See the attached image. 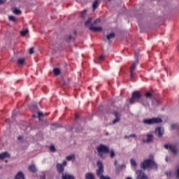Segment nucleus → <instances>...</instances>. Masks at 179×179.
Here are the masks:
<instances>
[{"instance_id":"a18cd8bd","label":"nucleus","mask_w":179,"mask_h":179,"mask_svg":"<svg viewBox=\"0 0 179 179\" xmlns=\"http://www.w3.org/2000/svg\"><path fill=\"white\" fill-rule=\"evenodd\" d=\"M118 164V162L117 160H115L114 162V166H117Z\"/></svg>"},{"instance_id":"72a5a7b5","label":"nucleus","mask_w":179,"mask_h":179,"mask_svg":"<svg viewBox=\"0 0 179 179\" xmlns=\"http://www.w3.org/2000/svg\"><path fill=\"white\" fill-rule=\"evenodd\" d=\"M130 163H131V166H134V167H136V161H135V159H131L130 160Z\"/></svg>"},{"instance_id":"864d4df0","label":"nucleus","mask_w":179,"mask_h":179,"mask_svg":"<svg viewBox=\"0 0 179 179\" xmlns=\"http://www.w3.org/2000/svg\"><path fill=\"white\" fill-rule=\"evenodd\" d=\"M126 179H132L131 177H127Z\"/></svg>"},{"instance_id":"393cba45","label":"nucleus","mask_w":179,"mask_h":179,"mask_svg":"<svg viewBox=\"0 0 179 179\" xmlns=\"http://www.w3.org/2000/svg\"><path fill=\"white\" fill-rule=\"evenodd\" d=\"M11 10L15 13V15H20L22 13V10L16 8H12Z\"/></svg>"},{"instance_id":"f3484780","label":"nucleus","mask_w":179,"mask_h":179,"mask_svg":"<svg viewBox=\"0 0 179 179\" xmlns=\"http://www.w3.org/2000/svg\"><path fill=\"white\" fill-rule=\"evenodd\" d=\"M10 155L8 152H3L0 154V160H3V159H6V157H10Z\"/></svg>"},{"instance_id":"423d86ee","label":"nucleus","mask_w":179,"mask_h":179,"mask_svg":"<svg viewBox=\"0 0 179 179\" xmlns=\"http://www.w3.org/2000/svg\"><path fill=\"white\" fill-rule=\"evenodd\" d=\"M164 148L167 150H169V152H171L173 155H178V148H177L176 145H173L171 144H165Z\"/></svg>"},{"instance_id":"79ce46f5","label":"nucleus","mask_w":179,"mask_h":179,"mask_svg":"<svg viewBox=\"0 0 179 179\" xmlns=\"http://www.w3.org/2000/svg\"><path fill=\"white\" fill-rule=\"evenodd\" d=\"M99 59L101 61H102V59H104V55H101L100 57H99Z\"/></svg>"},{"instance_id":"6ab92c4d","label":"nucleus","mask_w":179,"mask_h":179,"mask_svg":"<svg viewBox=\"0 0 179 179\" xmlns=\"http://www.w3.org/2000/svg\"><path fill=\"white\" fill-rule=\"evenodd\" d=\"M92 20H93V18L90 17L85 22V27H90L92 24Z\"/></svg>"},{"instance_id":"4be33fe9","label":"nucleus","mask_w":179,"mask_h":179,"mask_svg":"<svg viewBox=\"0 0 179 179\" xmlns=\"http://www.w3.org/2000/svg\"><path fill=\"white\" fill-rule=\"evenodd\" d=\"M108 153H109L110 159H114V157H115V151L113 149L109 150Z\"/></svg>"},{"instance_id":"7c9ffc66","label":"nucleus","mask_w":179,"mask_h":179,"mask_svg":"<svg viewBox=\"0 0 179 179\" xmlns=\"http://www.w3.org/2000/svg\"><path fill=\"white\" fill-rule=\"evenodd\" d=\"M27 33H29V29H26L24 31H20V35L22 36V37H24V36H26V34H27Z\"/></svg>"},{"instance_id":"ddd939ff","label":"nucleus","mask_w":179,"mask_h":179,"mask_svg":"<svg viewBox=\"0 0 179 179\" xmlns=\"http://www.w3.org/2000/svg\"><path fill=\"white\" fill-rule=\"evenodd\" d=\"M114 115L115 117V119L113 120V124H117V122H120V120H121L120 115L118 113V112H114Z\"/></svg>"},{"instance_id":"c85d7f7f","label":"nucleus","mask_w":179,"mask_h":179,"mask_svg":"<svg viewBox=\"0 0 179 179\" xmlns=\"http://www.w3.org/2000/svg\"><path fill=\"white\" fill-rule=\"evenodd\" d=\"M24 59L19 58L17 59V65H23L24 64Z\"/></svg>"},{"instance_id":"dca6fc26","label":"nucleus","mask_w":179,"mask_h":179,"mask_svg":"<svg viewBox=\"0 0 179 179\" xmlns=\"http://www.w3.org/2000/svg\"><path fill=\"white\" fill-rule=\"evenodd\" d=\"M15 179H24V174H23V172L19 171L15 177Z\"/></svg>"},{"instance_id":"9b49d317","label":"nucleus","mask_w":179,"mask_h":179,"mask_svg":"<svg viewBox=\"0 0 179 179\" xmlns=\"http://www.w3.org/2000/svg\"><path fill=\"white\" fill-rule=\"evenodd\" d=\"M106 38H103V41H108V43H111V40H114V38H115V34L113 33V32H111L110 34H108L106 36Z\"/></svg>"},{"instance_id":"a878e982","label":"nucleus","mask_w":179,"mask_h":179,"mask_svg":"<svg viewBox=\"0 0 179 179\" xmlns=\"http://www.w3.org/2000/svg\"><path fill=\"white\" fill-rule=\"evenodd\" d=\"M159 104H160V101L157 99H153L152 101V105L153 106V107H157V106Z\"/></svg>"},{"instance_id":"49530a36","label":"nucleus","mask_w":179,"mask_h":179,"mask_svg":"<svg viewBox=\"0 0 179 179\" xmlns=\"http://www.w3.org/2000/svg\"><path fill=\"white\" fill-rule=\"evenodd\" d=\"M129 138H131V136H124V139H129Z\"/></svg>"},{"instance_id":"c03bdc74","label":"nucleus","mask_w":179,"mask_h":179,"mask_svg":"<svg viewBox=\"0 0 179 179\" xmlns=\"http://www.w3.org/2000/svg\"><path fill=\"white\" fill-rule=\"evenodd\" d=\"M17 139H18V141H22V136H19L17 137Z\"/></svg>"},{"instance_id":"412c9836","label":"nucleus","mask_w":179,"mask_h":179,"mask_svg":"<svg viewBox=\"0 0 179 179\" xmlns=\"http://www.w3.org/2000/svg\"><path fill=\"white\" fill-rule=\"evenodd\" d=\"M29 170L31 173H36L37 171V169L36 168V165L32 164L29 166Z\"/></svg>"},{"instance_id":"c9c22d12","label":"nucleus","mask_w":179,"mask_h":179,"mask_svg":"<svg viewBox=\"0 0 179 179\" xmlns=\"http://www.w3.org/2000/svg\"><path fill=\"white\" fill-rule=\"evenodd\" d=\"M101 22V20L100 18H97L94 21V24H97V23H100Z\"/></svg>"},{"instance_id":"ea45409f","label":"nucleus","mask_w":179,"mask_h":179,"mask_svg":"<svg viewBox=\"0 0 179 179\" xmlns=\"http://www.w3.org/2000/svg\"><path fill=\"white\" fill-rule=\"evenodd\" d=\"M50 149L51 152H55V147L54 145L50 146Z\"/></svg>"},{"instance_id":"9d476101","label":"nucleus","mask_w":179,"mask_h":179,"mask_svg":"<svg viewBox=\"0 0 179 179\" xmlns=\"http://www.w3.org/2000/svg\"><path fill=\"white\" fill-rule=\"evenodd\" d=\"M66 161H64L63 164H57V169L59 173H64V170H65V166H66Z\"/></svg>"},{"instance_id":"20e7f679","label":"nucleus","mask_w":179,"mask_h":179,"mask_svg":"<svg viewBox=\"0 0 179 179\" xmlns=\"http://www.w3.org/2000/svg\"><path fill=\"white\" fill-rule=\"evenodd\" d=\"M145 99H142L141 103L144 107H149L150 104L149 101L148 99L152 100L153 95L150 92H147L145 94Z\"/></svg>"},{"instance_id":"13d9d810","label":"nucleus","mask_w":179,"mask_h":179,"mask_svg":"<svg viewBox=\"0 0 179 179\" xmlns=\"http://www.w3.org/2000/svg\"><path fill=\"white\" fill-rule=\"evenodd\" d=\"M5 163H8V160H6V161H5Z\"/></svg>"},{"instance_id":"37998d69","label":"nucleus","mask_w":179,"mask_h":179,"mask_svg":"<svg viewBox=\"0 0 179 179\" xmlns=\"http://www.w3.org/2000/svg\"><path fill=\"white\" fill-rule=\"evenodd\" d=\"M130 138H136V134H131L129 135Z\"/></svg>"},{"instance_id":"a211bd4d","label":"nucleus","mask_w":179,"mask_h":179,"mask_svg":"<svg viewBox=\"0 0 179 179\" xmlns=\"http://www.w3.org/2000/svg\"><path fill=\"white\" fill-rule=\"evenodd\" d=\"M153 141V135L152 134H147V140L144 141L143 142H146L147 143H149V142Z\"/></svg>"},{"instance_id":"5fc2aeb1","label":"nucleus","mask_w":179,"mask_h":179,"mask_svg":"<svg viewBox=\"0 0 179 179\" xmlns=\"http://www.w3.org/2000/svg\"><path fill=\"white\" fill-rule=\"evenodd\" d=\"M168 161H169V158L166 157V162H168Z\"/></svg>"},{"instance_id":"4468645a","label":"nucleus","mask_w":179,"mask_h":179,"mask_svg":"<svg viewBox=\"0 0 179 179\" xmlns=\"http://www.w3.org/2000/svg\"><path fill=\"white\" fill-rule=\"evenodd\" d=\"M89 30H92V31H101L103 28L101 27H93V24H91V26L89 27Z\"/></svg>"},{"instance_id":"aec40b11","label":"nucleus","mask_w":179,"mask_h":179,"mask_svg":"<svg viewBox=\"0 0 179 179\" xmlns=\"http://www.w3.org/2000/svg\"><path fill=\"white\" fill-rule=\"evenodd\" d=\"M99 8V1L98 0H94L93 3H92V8L93 10H96Z\"/></svg>"},{"instance_id":"b1692460","label":"nucleus","mask_w":179,"mask_h":179,"mask_svg":"<svg viewBox=\"0 0 179 179\" xmlns=\"http://www.w3.org/2000/svg\"><path fill=\"white\" fill-rule=\"evenodd\" d=\"M85 178L86 179H95L94 175L92 173H87L85 174Z\"/></svg>"},{"instance_id":"f03ea898","label":"nucleus","mask_w":179,"mask_h":179,"mask_svg":"<svg viewBox=\"0 0 179 179\" xmlns=\"http://www.w3.org/2000/svg\"><path fill=\"white\" fill-rule=\"evenodd\" d=\"M96 152L101 159H106L107 157L106 155L110 152V148L106 145L100 144L96 147Z\"/></svg>"},{"instance_id":"2f4dec72","label":"nucleus","mask_w":179,"mask_h":179,"mask_svg":"<svg viewBox=\"0 0 179 179\" xmlns=\"http://www.w3.org/2000/svg\"><path fill=\"white\" fill-rule=\"evenodd\" d=\"M86 13H87V10H84L80 13V17H85L86 16Z\"/></svg>"},{"instance_id":"4d7b16f0","label":"nucleus","mask_w":179,"mask_h":179,"mask_svg":"<svg viewBox=\"0 0 179 179\" xmlns=\"http://www.w3.org/2000/svg\"><path fill=\"white\" fill-rule=\"evenodd\" d=\"M122 167H125V166H124V165H122V166H121V168H122Z\"/></svg>"},{"instance_id":"f8f14e48","label":"nucleus","mask_w":179,"mask_h":179,"mask_svg":"<svg viewBox=\"0 0 179 179\" xmlns=\"http://www.w3.org/2000/svg\"><path fill=\"white\" fill-rule=\"evenodd\" d=\"M163 134H164V129L163 128L157 127L155 129V135H157L158 138H162L163 136Z\"/></svg>"},{"instance_id":"e2e57ef3","label":"nucleus","mask_w":179,"mask_h":179,"mask_svg":"<svg viewBox=\"0 0 179 179\" xmlns=\"http://www.w3.org/2000/svg\"><path fill=\"white\" fill-rule=\"evenodd\" d=\"M101 1V0H98V1Z\"/></svg>"},{"instance_id":"3c124183","label":"nucleus","mask_w":179,"mask_h":179,"mask_svg":"<svg viewBox=\"0 0 179 179\" xmlns=\"http://www.w3.org/2000/svg\"><path fill=\"white\" fill-rule=\"evenodd\" d=\"M52 45H53L54 47H57V45H56L55 43H52Z\"/></svg>"},{"instance_id":"de8ad7c7","label":"nucleus","mask_w":179,"mask_h":179,"mask_svg":"<svg viewBox=\"0 0 179 179\" xmlns=\"http://www.w3.org/2000/svg\"><path fill=\"white\" fill-rule=\"evenodd\" d=\"M166 175H167L169 177H170V176H171V172H167V173H166Z\"/></svg>"},{"instance_id":"6e6552de","label":"nucleus","mask_w":179,"mask_h":179,"mask_svg":"<svg viewBox=\"0 0 179 179\" xmlns=\"http://www.w3.org/2000/svg\"><path fill=\"white\" fill-rule=\"evenodd\" d=\"M139 64V59L137 58L136 60L132 64L131 66L130 67V78L132 79L134 78V75L135 73L134 72L135 69H136V65Z\"/></svg>"},{"instance_id":"c756f323","label":"nucleus","mask_w":179,"mask_h":179,"mask_svg":"<svg viewBox=\"0 0 179 179\" xmlns=\"http://www.w3.org/2000/svg\"><path fill=\"white\" fill-rule=\"evenodd\" d=\"M171 129H179V124L177 123L172 124L171 126Z\"/></svg>"},{"instance_id":"0eeeda50","label":"nucleus","mask_w":179,"mask_h":179,"mask_svg":"<svg viewBox=\"0 0 179 179\" xmlns=\"http://www.w3.org/2000/svg\"><path fill=\"white\" fill-rule=\"evenodd\" d=\"M97 166L96 176L98 177H101V176H103V173H104V166L103 165V162H101V161H98Z\"/></svg>"},{"instance_id":"bf43d9fd","label":"nucleus","mask_w":179,"mask_h":179,"mask_svg":"<svg viewBox=\"0 0 179 179\" xmlns=\"http://www.w3.org/2000/svg\"><path fill=\"white\" fill-rule=\"evenodd\" d=\"M77 132H80V131L78 130V131H77Z\"/></svg>"},{"instance_id":"09e8293b","label":"nucleus","mask_w":179,"mask_h":179,"mask_svg":"<svg viewBox=\"0 0 179 179\" xmlns=\"http://www.w3.org/2000/svg\"><path fill=\"white\" fill-rule=\"evenodd\" d=\"M41 179H45V175H43L42 176H41Z\"/></svg>"},{"instance_id":"cd10ccee","label":"nucleus","mask_w":179,"mask_h":179,"mask_svg":"<svg viewBox=\"0 0 179 179\" xmlns=\"http://www.w3.org/2000/svg\"><path fill=\"white\" fill-rule=\"evenodd\" d=\"M53 73H55V75L56 76H58V75H59L61 73V70H59V69L56 68L53 70Z\"/></svg>"},{"instance_id":"052dcab7","label":"nucleus","mask_w":179,"mask_h":179,"mask_svg":"<svg viewBox=\"0 0 179 179\" xmlns=\"http://www.w3.org/2000/svg\"><path fill=\"white\" fill-rule=\"evenodd\" d=\"M106 135H108V133H106Z\"/></svg>"},{"instance_id":"7ed1b4c3","label":"nucleus","mask_w":179,"mask_h":179,"mask_svg":"<svg viewBox=\"0 0 179 179\" xmlns=\"http://www.w3.org/2000/svg\"><path fill=\"white\" fill-rule=\"evenodd\" d=\"M143 122L146 125H153V124H162L163 120L159 117H153L151 119H145Z\"/></svg>"},{"instance_id":"f704fd0d","label":"nucleus","mask_w":179,"mask_h":179,"mask_svg":"<svg viewBox=\"0 0 179 179\" xmlns=\"http://www.w3.org/2000/svg\"><path fill=\"white\" fill-rule=\"evenodd\" d=\"M9 20H10L11 22H16V17L15 16L13 15H10L8 17Z\"/></svg>"},{"instance_id":"1a4fd4ad","label":"nucleus","mask_w":179,"mask_h":179,"mask_svg":"<svg viewBox=\"0 0 179 179\" xmlns=\"http://www.w3.org/2000/svg\"><path fill=\"white\" fill-rule=\"evenodd\" d=\"M136 174L137 176L136 179H149V178H148V176H146L145 173H143V171L141 170H137L136 171Z\"/></svg>"},{"instance_id":"e433bc0d","label":"nucleus","mask_w":179,"mask_h":179,"mask_svg":"<svg viewBox=\"0 0 179 179\" xmlns=\"http://www.w3.org/2000/svg\"><path fill=\"white\" fill-rule=\"evenodd\" d=\"M176 174L177 178L179 179V166L177 167V169H176Z\"/></svg>"},{"instance_id":"603ef678","label":"nucleus","mask_w":179,"mask_h":179,"mask_svg":"<svg viewBox=\"0 0 179 179\" xmlns=\"http://www.w3.org/2000/svg\"><path fill=\"white\" fill-rule=\"evenodd\" d=\"M33 118H36L37 116L36 115H32Z\"/></svg>"},{"instance_id":"a19ab883","label":"nucleus","mask_w":179,"mask_h":179,"mask_svg":"<svg viewBox=\"0 0 179 179\" xmlns=\"http://www.w3.org/2000/svg\"><path fill=\"white\" fill-rule=\"evenodd\" d=\"M6 2V0H0V3L2 5L3 3H5Z\"/></svg>"},{"instance_id":"f257e3e1","label":"nucleus","mask_w":179,"mask_h":179,"mask_svg":"<svg viewBox=\"0 0 179 179\" xmlns=\"http://www.w3.org/2000/svg\"><path fill=\"white\" fill-rule=\"evenodd\" d=\"M151 159L144 160L141 163V169L143 170H146V169H157V165L155 163L152 159H153V155H150Z\"/></svg>"},{"instance_id":"4c0bfd02","label":"nucleus","mask_w":179,"mask_h":179,"mask_svg":"<svg viewBox=\"0 0 179 179\" xmlns=\"http://www.w3.org/2000/svg\"><path fill=\"white\" fill-rule=\"evenodd\" d=\"M29 54H34V48H31L29 49Z\"/></svg>"},{"instance_id":"5701e85b","label":"nucleus","mask_w":179,"mask_h":179,"mask_svg":"<svg viewBox=\"0 0 179 179\" xmlns=\"http://www.w3.org/2000/svg\"><path fill=\"white\" fill-rule=\"evenodd\" d=\"M67 162H71V160L75 161V155H71L66 157Z\"/></svg>"},{"instance_id":"58836bf2","label":"nucleus","mask_w":179,"mask_h":179,"mask_svg":"<svg viewBox=\"0 0 179 179\" xmlns=\"http://www.w3.org/2000/svg\"><path fill=\"white\" fill-rule=\"evenodd\" d=\"M100 179H111L108 176H101Z\"/></svg>"},{"instance_id":"473e14b6","label":"nucleus","mask_w":179,"mask_h":179,"mask_svg":"<svg viewBox=\"0 0 179 179\" xmlns=\"http://www.w3.org/2000/svg\"><path fill=\"white\" fill-rule=\"evenodd\" d=\"M37 113H38V117L39 121H41V118H43V117H44V115H43V113H41L40 111H38Z\"/></svg>"},{"instance_id":"680f3d73","label":"nucleus","mask_w":179,"mask_h":179,"mask_svg":"<svg viewBox=\"0 0 179 179\" xmlns=\"http://www.w3.org/2000/svg\"><path fill=\"white\" fill-rule=\"evenodd\" d=\"M15 114V111L13 112V115Z\"/></svg>"},{"instance_id":"6e6d98bb","label":"nucleus","mask_w":179,"mask_h":179,"mask_svg":"<svg viewBox=\"0 0 179 179\" xmlns=\"http://www.w3.org/2000/svg\"><path fill=\"white\" fill-rule=\"evenodd\" d=\"M35 110H38V108H37V106H35Z\"/></svg>"},{"instance_id":"bb28decb","label":"nucleus","mask_w":179,"mask_h":179,"mask_svg":"<svg viewBox=\"0 0 179 179\" xmlns=\"http://www.w3.org/2000/svg\"><path fill=\"white\" fill-rule=\"evenodd\" d=\"M72 36L70 34H68L65 37V41H66V43H71V41H72Z\"/></svg>"},{"instance_id":"39448f33","label":"nucleus","mask_w":179,"mask_h":179,"mask_svg":"<svg viewBox=\"0 0 179 179\" xmlns=\"http://www.w3.org/2000/svg\"><path fill=\"white\" fill-rule=\"evenodd\" d=\"M142 97V94L138 91H134L132 94L131 98L129 100L130 104H134L135 101H139V99Z\"/></svg>"},{"instance_id":"2eb2a0df","label":"nucleus","mask_w":179,"mask_h":179,"mask_svg":"<svg viewBox=\"0 0 179 179\" xmlns=\"http://www.w3.org/2000/svg\"><path fill=\"white\" fill-rule=\"evenodd\" d=\"M62 178V179H75V176L68 173H65V174L63 173Z\"/></svg>"},{"instance_id":"8fccbe9b","label":"nucleus","mask_w":179,"mask_h":179,"mask_svg":"<svg viewBox=\"0 0 179 179\" xmlns=\"http://www.w3.org/2000/svg\"><path fill=\"white\" fill-rule=\"evenodd\" d=\"M63 85L64 86H65V85H66V82H65V80H63Z\"/></svg>"}]
</instances>
